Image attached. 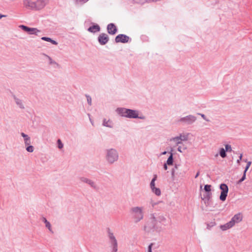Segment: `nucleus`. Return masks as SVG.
Wrapping results in <instances>:
<instances>
[{
	"label": "nucleus",
	"mask_w": 252,
	"mask_h": 252,
	"mask_svg": "<svg viewBox=\"0 0 252 252\" xmlns=\"http://www.w3.org/2000/svg\"><path fill=\"white\" fill-rule=\"evenodd\" d=\"M119 113L122 116L130 118H136L138 117L137 111L126 108H120L118 109Z\"/></svg>",
	"instance_id": "f257e3e1"
},
{
	"label": "nucleus",
	"mask_w": 252,
	"mask_h": 252,
	"mask_svg": "<svg viewBox=\"0 0 252 252\" xmlns=\"http://www.w3.org/2000/svg\"><path fill=\"white\" fill-rule=\"evenodd\" d=\"M220 188L221 190L220 195V199L222 201L226 200L228 192V188L225 184H221L220 185Z\"/></svg>",
	"instance_id": "f03ea898"
},
{
	"label": "nucleus",
	"mask_w": 252,
	"mask_h": 252,
	"mask_svg": "<svg viewBox=\"0 0 252 252\" xmlns=\"http://www.w3.org/2000/svg\"><path fill=\"white\" fill-rule=\"evenodd\" d=\"M118 155L117 152L114 150L108 151L107 154V160L109 162L112 163L118 159Z\"/></svg>",
	"instance_id": "7ed1b4c3"
},
{
	"label": "nucleus",
	"mask_w": 252,
	"mask_h": 252,
	"mask_svg": "<svg viewBox=\"0 0 252 252\" xmlns=\"http://www.w3.org/2000/svg\"><path fill=\"white\" fill-rule=\"evenodd\" d=\"M243 218V216L242 213H239L235 215L231 219V220L229 221L231 224L233 226V227L236 223H238L240 222Z\"/></svg>",
	"instance_id": "20e7f679"
},
{
	"label": "nucleus",
	"mask_w": 252,
	"mask_h": 252,
	"mask_svg": "<svg viewBox=\"0 0 252 252\" xmlns=\"http://www.w3.org/2000/svg\"><path fill=\"white\" fill-rule=\"evenodd\" d=\"M49 2V0H36V10H39L44 8Z\"/></svg>",
	"instance_id": "39448f33"
},
{
	"label": "nucleus",
	"mask_w": 252,
	"mask_h": 252,
	"mask_svg": "<svg viewBox=\"0 0 252 252\" xmlns=\"http://www.w3.org/2000/svg\"><path fill=\"white\" fill-rule=\"evenodd\" d=\"M23 4L28 9L36 10L35 1H33L32 0H24Z\"/></svg>",
	"instance_id": "423d86ee"
},
{
	"label": "nucleus",
	"mask_w": 252,
	"mask_h": 252,
	"mask_svg": "<svg viewBox=\"0 0 252 252\" xmlns=\"http://www.w3.org/2000/svg\"><path fill=\"white\" fill-rule=\"evenodd\" d=\"M157 176L156 175H154V178L152 179L151 184L150 186L152 190V191L157 195H160L161 192L158 188H157L155 187V182L157 180Z\"/></svg>",
	"instance_id": "0eeeda50"
},
{
	"label": "nucleus",
	"mask_w": 252,
	"mask_h": 252,
	"mask_svg": "<svg viewBox=\"0 0 252 252\" xmlns=\"http://www.w3.org/2000/svg\"><path fill=\"white\" fill-rule=\"evenodd\" d=\"M187 139V136L184 135H180L179 136H177L171 139L170 141L174 142L175 145H177L179 144H181L182 141H186Z\"/></svg>",
	"instance_id": "6e6552de"
},
{
	"label": "nucleus",
	"mask_w": 252,
	"mask_h": 252,
	"mask_svg": "<svg viewBox=\"0 0 252 252\" xmlns=\"http://www.w3.org/2000/svg\"><path fill=\"white\" fill-rule=\"evenodd\" d=\"M132 212L134 214L136 217L137 218L138 220L143 218L142 209L139 207H134L132 209Z\"/></svg>",
	"instance_id": "1a4fd4ad"
},
{
	"label": "nucleus",
	"mask_w": 252,
	"mask_h": 252,
	"mask_svg": "<svg viewBox=\"0 0 252 252\" xmlns=\"http://www.w3.org/2000/svg\"><path fill=\"white\" fill-rule=\"evenodd\" d=\"M20 27L22 29H23L24 31H25V32H28L30 34H37V33L39 32V31L36 28H29V27H28L27 26H24V25H21V26H20Z\"/></svg>",
	"instance_id": "9d476101"
},
{
	"label": "nucleus",
	"mask_w": 252,
	"mask_h": 252,
	"mask_svg": "<svg viewBox=\"0 0 252 252\" xmlns=\"http://www.w3.org/2000/svg\"><path fill=\"white\" fill-rule=\"evenodd\" d=\"M129 37L124 34H119L116 37V42L126 43L129 40Z\"/></svg>",
	"instance_id": "9b49d317"
},
{
	"label": "nucleus",
	"mask_w": 252,
	"mask_h": 252,
	"mask_svg": "<svg viewBox=\"0 0 252 252\" xmlns=\"http://www.w3.org/2000/svg\"><path fill=\"white\" fill-rule=\"evenodd\" d=\"M196 117L192 115H189L186 117L182 118L180 119V121L182 122L188 123H192L195 121Z\"/></svg>",
	"instance_id": "f8f14e48"
},
{
	"label": "nucleus",
	"mask_w": 252,
	"mask_h": 252,
	"mask_svg": "<svg viewBox=\"0 0 252 252\" xmlns=\"http://www.w3.org/2000/svg\"><path fill=\"white\" fill-rule=\"evenodd\" d=\"M98 41L101 44H105L108 41V37L106 34L102 33L98 37Z\"/></svg>",
	"instance_id": "ddd939ff"
},
{
	"label": "nucleus",
	"mask_w": 252,
	"mask_h": 252,
	"mask_svg": "<svg viewBox=\"0 0 252 252\" xmlns=\"http://www.w3.org/2000/svg\"><path fill=\"white\" fill-rule=\"evenodd\" d=\"M107 30L109 33L114 34L117 32L116 26L113 24H110L107 26Z\"/></svg>",
	"instance_id": "4468645a"
},
{
	"label": "nucleus",
	"mask_w": 252,
	"mask_h": 252,
	"mask_svg": "<svg viewBox=\"0 0 252 252\" xmlns=\"http://www.w3.org/2000/svg\"><path fill=\"white\" fill-rule=\"evenodd\" d=\"M232 227L233 226L232 225V224H231L229 221L224 224L221 225L220 226V228L222 231H226L232 228Z\"/></svg>",
	"instance_id": "2eb2a0df"
},
{
	"label": "nucleus",
	"mask_w": 252,
	"mask_h": 252,
	"mask_svg": "<svg viewBox=\"0 0 252 252\" xmlns=\"http://www.w3.org/2000/svg\"><path fill=\"white\" fill-rule=\"evenodd\" d=\"M110 238L112 240V243L114 245V250L115 252L117 251V243L116 239L115 238L114 236H113V234H110Z\"/></svg>",
	"instance_id": "dca6fc26"
},
{
	"label": "nucleus",
	"mask_w": 252,
	"mask_h": 252,
	"mask_svg": "<svg viewBox=\"0 0 252 252\" xmlns=\"http://www.w3.org/2000/svg\"><path fill=\"white\" fill-rule=\"evenodd\" d=\"M99 30V27L97 25L93 26L89 28V31L91 32H95Z\"/></svg>",
	"instance_id": "f3484780"
},
{
	"label": "nucleus",
	"mask_w": 252,
	"mask_h": 252,
	"mask_svg": "<svg viewBox=\"0 0 252 252\" xmlns=\"http://www.w3.org/2000/svg\"><path fill=\"white\" fill-rule=\"evenodd\" d=\"M173 154L172 153H171V155L169 156V157L168 158L166 161V163L168 165H171L173 164Z\"/></svg>",
	"instance_id": "a211bd4d"
},
{
	"label": "nucleus",
	"mask_w": 252,
	"mask_h": 252,
	"mask_svg": "<svg viewBox=\"0 0 252 252\" xmlns=\"http://www.w3.org/2000/svg\"><path fill=\"white\" fill-rule=\"evenodd\" d=\"M42 221H44L45 224H46V226L48 228V229L50 231H52V230H51V224L50 223H49V222H48L47 220L46 219V218H42Z\"/></svg>",
	"instance_id": "6ab92c4d"
},
{
	"label": "nucleus",
	"mask_w": 252,
	"mask_h": 252,
	"mask_svg": "<svg viewBox=\"0 0 252 252\" xmlns=\"http://www.w3.org/2000/svg\"><path fill=\"white\" fill-rule=\"evenodd\" d=\"M112 124V122L109 120L107 121L106 119H104L103 121V125L106 126L111 127Z\"/></svg>",
	"instance_id": "aec40b11"
},
{
	"label": "nucleus",
	"mask_w": 252,
	"mask_h": 252,
	"mask_svg": "<svg viewBox=\"0 0 252 252\" xmlns=\"http://www.w3.org/2000/svg\"><path fill=\"white\" fill-rule=\"evenodd\" d=\"M220 156L224 158L226 156V154L225 153V150L223 148H221L220 151Z\"/></svg>",
	"instance_id": "412c9836"
},
{
	"label": "nucleus",
	"mask_w": 252,
	"mask_h": 252,
	"mask_svg": "<svg viewBox=\"0 0 252 252\" xmlns=\"http://www.w3.org/2000/svg\"><path fill=\"white\" fill-rule=\"evenodd\" d=\"M204 190L206 192H210L211 190V186L209 185H206L204 187Z\"/></svg>",
	"instance_id": "4be33fe9"
},
{
	"label": "nucleus",
	"mask_w": 252,
	"mask_h": 252,
	"mask_svg": "<svg viewBox=\"0 0 252 252\" xmlns=\"http://www.w3.org/2000/svg\"><path fill=\"white\" fill-rule=\"evenodd\" d=\"M25 144L26 146H29L31 144V139L30 138H27L24 139Z\"/></svg>",
	"instance_id": "5701e85b"
},
{
	"label": "nucleus",
	"mask_w": 252,
	"mask_h": 252,
	"mask_svg": "<svg viewBox=\"0 0 252 252\" xmlns=\"http://www.w3.org/2000/svg\"><path fill=\"white\" fill-rule=\"evenodd\" d=\"M33 147L32 146H27L26 150L29 152H32L33 151Z\"/></svg>",
	"instance_id": "b1692460"
},
{
	"label": "nucleus",
	"mask_w": 252,
	"mask_h": 252,
	"mask_svg": "<svg viewBox=\"0 0 252 252\" xmlns=\"http://www.w3.org/2000/svg\"><path fill=\"white\" fill-rule=\"evenodd\" d=\"M251 164H252V162L251 161H247V166H246V167L245 168V171H245V172H246L247 171V170H248V169L250 167Z\"/></svg>",
	"instance_id": "393cba45"
},
{
	"label": "nucleus",
	"mask_w": 252,
	"mask_h": 252,
	"mask_svg": "<svg viewBox=\"0 0 252 252\" xmlns=\"http://www.w3.org/2000/svg\"><path fill=\"white\" fill-rule=\"evenodd\" d=\"M225 151L227 152H230L231 151V147L229 145H226L225 146Z\"/></svg>",
	"instance_id": "a878e982"
},
{
	"label": "nucleus",
	"mask_w": 252,
	"mask_h": 252,
	"mask_svg": "<svg viewBox=\"0 0 252 252\" xmlns=\"http://www.w3.org/2000/svg\"><path fill=\"white\" fill-rule=\"evenodd\" d=\"M58 147L60 149H62L63 147V144H62L60 139L58 140Z\"/></svg>",
	"instance_id": "bb28decb"
},
{
	"label": "nucleus",
	"mask_w": 252,
	"mask_h": 252,
	"mask_svg": "<svg viewBox=\"0 0 252 252\" xmlns=\"http://www.w3.org/2000/svg\"><path fill=\"white\" fill-rule=\"evenodd\" d=\"M246 172H245V171H244L243 176L242 177V178L240 180L239 182H243V181H244L245 180V179H246Z\"/></svg>",
	"instance_id": "cd10ccee"
},
{
	"label": "nucleus",
	"mask_w": 252,
	"mask_h": 252,
	"mask_svg": "<svg viewBox=\"0 0 252 252\" xmlns=\"http://www.w3.org/2000/svg\"><path fill=\"white\" fill-rule=\"evenodd\" d=\"M41 39L43 40L47 41L50 42L51 40V39L49 37H43L41 38Z\"/></svg>",
	"instance_id": "c85d7f7f"
},
{
	"label": "nucleus",
	"mask_w": 252,
	"mask_h": 252,
	"mask_svg": "<svg viewBox=\"0 0 252 252\" xmlns=\"http://www.w3.org/2000/svg\"><path fill=\"white\" fill-rule=\"evenodd\" d=\"M21 135L24 138V139L27 138H30L27 135L23 132L21 133Z\"/></svg>",
	"instance_id": "c756f323"
},
{
	"label": "nucleus",
	"mask_w": 252,
	"mask_h": 252,
	"mask_svg": "<svg viewBox=\"0 0 252 252\" xmlns=\"http://www.w3.org/2000/svg\"><path fill=\"white\" fill-rule=\"evenodd\" d=\"M21 135L24 138V139L27 138H30L27 135L23 132L21 133Z\"/></svg>",
	"instance_id": "7c9ffc66"
},
{
	"label": "nucleus",
	"mask_w": 252,
	"mask_h": 252,
	"mask_svg": "<svg viewBox=\"0 0 252 252\" xmlns=\"http://www.w3.org/2000/svg\"><path fill=\"white\" fill-rule=\"evenodd\" d=\"M21 135L24 138V139L27 138H30L27 135L23 132L21 133Z\"/></svg>",
	"instance_id": "2f4dec72"
},
{
	"label": "nucleus",
	"mask_w": 252,
	"mask_h": 252,
	"mask_svg": "<svg viewBox=\"0 0 252 252\" xmlns=\"http://www.w3.org/2000/svg\"><path fill=\"white\" fill-rule=\"evenodd\" d=\"M16 102H17V103L18 105H20V106L21 107H22V108H23V106H22V105L21 103H20V100H18V99H17V100H16Z\"/></svg>",
	"instance_id": "473e14b6"
},
{
	"label": "nucleus",
	"mask_w": 252,
	"mask_h": 252,
	"mask_svg": "<svg viewBox=\"0 0 252 252\" xmlns=\"http://www.w3.org/2000/svg\"><path fill=\"white\" fill-rule=\"evenodd\" d=\"M242 154H241L240 157H239V158H238V159L237 160V162L238 163H239L240 162V160L242 159Z\"/></svg>",
	"instance_id": "72a5a7b5"
},
{
	"label": "nucleus",
	"mask_w": 252,
	"mask_h": 252,
	"mask_svg": "<svg viewBox=\"0 0 252 252\" xmlns=\"http://www.w3.org/2000/svg\"><path fill=\"white\" fill-rule=\"evenodd\" d=\"M87 100L90 105L91 104V98L90 97H87Z\"/></svg>",
	"instance_id": "f704fd0d"
},
{
	"label": "nucleus",
	"mask_w": 252,
	"mask_h": 252,
	"mask_svg": "<svg viewBox=\"0 0 252 252\" xmlns=\"http://www.w3.org/2000/svg\"><path fill=\"white\" fill-rule=\"evenodd\" d=\"M50 42H51L52 44H53L54 45H57L58 44L57 42L56 41L53 40L52 39H51V40Z\"/></svg>",
	"instance_id": "c9c22d12"
},
{
	"label": "nucleus",
	"mask_w": 252,
	"mask_h": 252,
	"mask_svg": "<svg viewBox=\"0 0 252 252\" xmlns=\"http://www.w3.org/2000/svg\"><path fill=\"white\" fill-rule=\"evenodd\" d=\"M152 244H151V245L149 246V250H148V252H152Z\"/></svg>",
	"instance_id": "e433bc0d"
},
{
	"label": "nucleus",
	"mask_w": 252,
	"mask_h": 252,
	"mask_svg": "<svg viewBox=\"0 0 252 252\" xmlns=\"http://www.w3.org/2000/svg\"><path fill=\"white\" fill-rule=\"evenodd\" d=\"M76 2H81V1H84L86 2L88 1V0H75Z\"/></svg>",
	"instance_id": "4c0bfd02"
},
{
	"label": "nucleus",
	"mask_w": 252,
	"mask_h": 252,
	"mask_svg": "<svg viewBox=\"0 0 252 252\" xmlns=\"http://www.w3.org/2000/svg\"><path fill=\"white\" fill-rule=\"evenodd\" d=\"M167 163H165V164H164L163 168H164V169L165 170H167Z\"/></svg>",
	"instance_id": "58836bf2"
},
{
	"label": "nucleus",
	"mask_w": 252,
	"mask_h": 252,
	"mask_svg": "<svg viewBox=\"0 0 252 252\" xmlns=\"http://www.w3.org/2000/svg\"><path fill=\"white\" fill-rule=\"evenodd\" d=\"M199 115H201V116L205 120H206V118H205V116L204 114H199Z\"/></svg>",
	"instance_id": "ea45409f"
},
{
	"label": "nucleus",
	"mask_w": 252,
	"mask_h": 252,
	"mask_svg": "<svg viewBox=\"0 0 252 252\" xmlns=\"http://www.w3.org/2000/svg\"><path fill=\"white\" fill-rule=\"evenodd\" d=\"M6 17V16H5V15H1V14H0V19H1V18H2V17Z\"/></svg>",
	"instance_id": "a19ab883"
},
{
	"label": "nucleus",
	"mask_w": 252,
	"mask_h": 252,
	"mask_svg": "<svg viewBox=\"0 0 252 252\" xmlns=\"http://www.w3.org/2000/svg\"><path fill=\"white\" fill-rule=\"evenodd\" d=\"M199 172H198L197 173L196 175H195V178H196L199 176Z\"/></svg>",
	"instance_id": "79ce46f5"
},
{
	"label": "nucleus",
	"mask_w": 252,
	"mask_h": 252,
	"mask_svg": "<svg viewBox=\"0 0 252 252\" xmlns=\"http://www.w3.org/2000/svg\"><path fill=\"white\" fill-rule=\"evenodd\" d=\"M89 184H90L91 186H93V183L90 181H89Z\"/></svg>",
	"instance_id": "37998d69"
},
{
	"label": "nucleus",
	"mask_w": 252,
	"mask_h": 252,
	"mask_svg": "<svg viewBox=\"0 0 252 252\" xmlns=\"http://www.w3.org/2000/svg\"><path fill=\"white\" fill-rule=\"evenodd\" d=\"M178 151H179V152H181V148H180V147H179V148H178Z\"/></svg>",
	"instance_id": "c03bdc74"
},
{
	"label": "nucleus",
	"mask_w": 252,
	"mask_h": 252,
	"mask_svg": "<svg viewBox=\"0 0 252 252\" xmlns=\"http://www.w3.org/2000/svg\"><path fill=\"white\" fill-rule=\"evenodd\" d=\"M166 154V152H164L162 153V155H165Z\"/></svg>",
	"instance_id": "a18cd8bd"
}]
</instances>
